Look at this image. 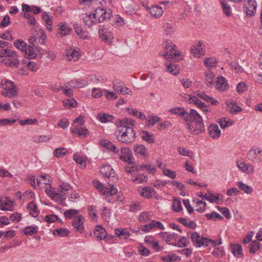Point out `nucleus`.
Returning <instances> with one entry per match:
<instances>
[{"label":"nucleus","instance_id":"obj_18","mask_svg":"<svg viewBox=\"0 0 262 262\" xmlns=\"http://www.w3.org/2000/svg\"><path fill=\"white\" fill-rule=\"evenodd\" d=\"M215 86L216 89L221 91H225L229 89L228 82L225 78L223 76L217 78Z\"/></svg>","mask_w":262,"mask_h":262},{"label":"nucleus","instance_id":"obj_29","mask_svg":"<svg viewBox=\"0 0 262 262\" xmlns=\"http://www.w3.org/2000/svg\"><path fill=\"white\" fill-rule=\"evenodd\" d=\"M17 56V53L15 51L8 49H0V58L1 57H15Z\"/></svg>","mask_w":262,"mask_h":262},{"label":"nucleus","instance_id":"obj_63","mask_svg":"<svg viewBox=\"0 0 262 262\" xmlns=\"http://www.w3.org/2000/svg\"><path fill=\"white\" fill-rule=\"evenodd\" d=\"M247 90V86L244 82L238 83L236 86V90L238 93H243Z\"/></svg>","mask_w":262,"mask_h":262},{"label":"nucleus","instance_id":"obj_32","mask_svg":"<svg viewBox=\"0 0 262 262\" xmlns=\"http://www.w3.org/2000/svg\"><path fill=\"white\" fill-rule=\"evenodd\" d=\"M68 84L73 88H81L88 85V83L85 80L79 81L77 80H72L68 82Z\"/></svg>","mask_w":262,"mask_h":262},{"label":"nucleus","instance_id":"obj_41","mask_svg":"<svg viewBox=\"0 0 262 262\" xmlns=\"http://www.w3.org/2000/svg\"><path fill=\"white\" fill-rule=\"evenodd\" d=\"M169 112L173 114L177 115L180 116L184 117H186L187 112H186L183 107H174L169 110Z\"/></svg>","mask_w":262,"mask_h":262},{"label":"nucleus","instance_id":"obj_47","mask_svg":"<svg viewBox=\"0 0 262 262\" xmlns=\"http://www.w3.org/2000/svg\"><path fill=\"white\" fill-rule=\"evenodd\" d=\"M68 150L66 148L59 147L56 148L53 152V155L57 158H60L66 155L68 153Z\"/></svg>","mask_w":262,"mask_h":262},{"label":"nucleus","instance_id":"obj_59","mask_svg":"<svg viewBox=\"0 0 262 262\" xmlns=\"http://www.w3.org/2000/svg\"><path fill=\"white\" fill-rule=\"evenodd\" d=\"M99 33V36L102 40H104L105 42L109 41L111 35H110L108 36L107 35L105 34V32H104V28L103 27L100 26Z\"/></svg>","mask_w":262,"mask_h":262},{"label":"nucleus","instance_id":"obj_54","mask_svg":"<svg viewBox=\"0 0 262 262\" xmlns=\"http://www.w3.org/2000/svg\"><path fill=\"white\" fill-rule=\"evenodd\" d=\"M79 213V210L69 209L64 212V215L67 219H71Z\"/></svg>","mask_w":262,"mask_h":262},{"label":"nucleus","instance_id":"obj_55","mask_svg":"<svg viewBox=\"0 0 262 262\" xmlns=\"http://www.w3.org/2000/svg\"><path fill=\"white\" fill-rule=\"evenodd\" d=\"M85 122V120L84 117L82 116H80L78 117L75 119L72 124V127H73L74 126H79L81 127Z\"/></svg>","mask_w":262,"mask_h":262},{"label":"nucleus","instance_id":"obj_33","mask_svg":"<svg viewBox=\"0 0 262 262\" xmlns=\"http://www.w3.org/2000/svg\"><path fill=\"white\" fill-rule=\"evenodd\" d=\"M28 209L30 210V214L33 217H36L39 213L37 206L35 202L32 201L28 204Z\"/></svg>","mask_w":262,"mask_h":262},{"label":"nucleus","instance_id":"obj_48","mask_svg":"<svg viewBox=\"0 0 262 262\" xmlns=\"http://www.w3.org/2000/svg\"><path fill=\"white\" fill-rule=\"evenodd\" d=\"M189 243V239L186 237L182 236L179 239L177 244L175 243L172 244V245L174 246H178L179 247H186L188 245Z\"/></svg>","mask_w":262,"mask_h":262},{"label":"nucleus","instance_id":"obj_60","mask_svg":"<svg viewBox=\"0 0 262 262\" xmlns=\"http://www.w3.org/2000/svg\"><path fill=\"white\" fill-rule=\"evenodd\" d=\"M27 45V44L26 42H25L23 40L20 39L17 40L14 43V45L15 46V47L22 52L24 51Z\"/></svg>","mask_w":262,"mask_h":262},{"label":"nucleus","instance_id":"obj_53","mask_svg":"<svg viewBox=\"0 0 262 262\" xmlns=\"http://www.w3.org/2000/svg\"><path fill=\"white\" fill-rule=\"evenodd\" d=\"M205 216L208 220H216L217 219L219 220H222L223 217L219 213L215 211H212L210 213H207L205 214Z\"/></svg>","mask_w":262,"mask_h":262},{"label":"nucleus","instance_id":"obj_26","mask_svg":"<svg viewBox=\"0 0 262 262\" xmlns=\"http://www.w3.org/2000/svg\"><path fill=\"white\" fill-rule=\"evenodd\" d=\"M221 130L217 124H212L209 127V133L212 138H217L221 135Z\"/></svg>","mask_w":262,"mask_h":262},{"label":"nucleus","instance_id":"obj_44","mask_svg":"<svg viewBox=\"0 0 262 262\" xmlns=\"http://www.w3.org/2000/svg\"><path fill=\"white\" fill-rule=\"evenodd\" d=\"M52 138V136H36L32 139V141L36 143H39L43 142H47Z\"/></svg>","mask_w":262,"mask_h":262},{"label":"nucleus","instance_id":"obj_8","mask_svg":"<svg viewBox=\"0 0 262 262\" xmlns=\"http://www.w3.org/2000/svg\"><path fill=\"white\" fill-rule=\"evenodd\" d=\"M256 2L255 0H245L244 2V11L247 15H254L256 9Z\"/></svg>","mask_w":262,"mask_h":262},{"label":"nucleus","instance_id":"obj_39","mask_svg":"<svg viewBox=\"0 0 262 262\" xmlns=\"http://www.w3.org/2000/svg\"><path fill=\"white\" fill-rule=\"evenodd\" d=\"M154 193L155 190L154 188L147 186L142 188L141 195L147 199H149L151 198Z\"/></svg>","mask_w":262,"mask_h":262},{"label":"nucleus","instance_id":"obj_5","mask_svg":"<svg viewBox=\"0 0 262 262\" xmlns=\"http://www.w3.org/2000/svg\"><path fill=\"white\" fill-rule=\"evenodd\" d=\"M100 171L103 178L107 179L110 182H115L118 180L115 170L110 165H104L101 166Z\"/></svg>","mask_w":262,"mask_h":262},{"label":"nucleus","instance_id":"obj_43","mask_svg":"<svg viewBox=\"0 0 262 262\" xmlns=\"http://www.w3.org/2000/svg\"><path fill=\"white\" fill-rule=\"evenodd\" d=\"M54 235H57L60 237H64L68 236L70 231L67 229H63L61 228L55 229L52 232Z\"/></svg>","mask_w":262,"mask_h":262},{"label":"nucleus","instance_id":"obj_28","mask_svg":"<svg viewBox=\"0 0 262 262\" xmlns=\"http://www.w3.org/2000/svg\"><path fill=\"white\" fill-rule=\"evenodd\" d=\"M189 100L190 103H194L201 109H203L207 106L205 103L200 100L196 96L190 95Z\"/></svg>","mask_w":262,"mask_h":262},{"label":"nucleus","instance_id":"obj_37","mask_svg":"<svg viewBox=\"0 0 262 262\" xmlns=\"http://www.w3.org/2000/svg\"><path fill=\"white\" fill-rule=\"evenodd\" d=\"M73 160L77 164L79 165L80 168L84 169L86 167V161L83 157L74 154L73 155Z\"/></svg>","mask_w":262,"mask_h":262},{"label":"nucleus","instance_id":"obj_64","mask_svg":"<svg viewBox=\"0 0 262 262\" xmlns=\"http://www.w3.org/2000/svg\"><path fill=\"white\" fill-rule=\"evenodd\" d=\"M70 122L66 118L61 119L57 124L58 126L63 128L66 129L68 127Z\"/></svg>","mask_w":262,"mask_h":262},{"label":"nucleus","instance_id":"obj_46","mask_svg":"<svg viewBox=\"0 0 262 262\" xmlns=\"http://www.w3.org/2000/svg\"><path fill=\"white\" fill-rule=\"evenodd\" d=\"M45 220L48 223H53L55 222L56 221H58L61 224H64L62 221L58 218V216L54 214L46 215L45 217Z\"/></svg>","mask_w":262,"mask_h":262},{"label":"nucleus","instance_id":"obj_20","mask_svg":"<svg viewBox=\"0 0 262 262\" xmlns=\"http://www.w3.org/2000/svg\"><path fill=\"white\" fill-rule=\"evenodd\" d=\"M135 154L139 157L145 158L148 156L147 148L142 144H139L134 147Z\"/></svg>","mask_w":262,"mask_h":262},{"label":"nucleus","instance_id":"obj_2","mask_svg":"<svg viewBox=\"0 0 262 262\" xmlns=\"http://www.w3.org/2000/svg\"><path fill=\"white\" fill-rule=\"evenodd\" d=\"M115 135L119 142L126 145L134 143L137 137L133 127L124 126H116Z\"/></svg>","mask_w":262,"mask_h":262},{"label":"nucleus","instance_id":"obj_14","mask_svg":"<svg viewBox=\"0 0 262 262\" xmlns=\"http://www.w3.org/2000/svg\"><path fill=\"white\" fill-rule=\"evenodd\" d=\"M58 33L61 37L69 35L72 33V28L66 23H60L58 25Z\"/></svg>","mask_w":262,"mask_h":262},{"label":"nucleus","instance_id":"obj_51","mask_svg":"<svg viewBox=\"0 0 262 262\" xmlns=\"http://www.w3.org/2000/svg\"><path fill=\"white\" fill-rule=\"evenodd\" d=\"M261 247L259 243L256 241H252L250 244V253L251 254H255L257 250H260Z\"/></svg>","mask_w":262,"mask_h":262},{"label":"nucleus","instance_id":"obj_25","mask_svg":"<svg viewBox=\"0 0 262 262\" xmlns=\"http://www.w3.org/2000/svg\"><path fill=\"white\" fill-rule=\"evenodd\" d=\"M149 12L152 17L158 18L161 17L163 13V10L162 8L159 6H151L149 9Z\"/></svg>","mask_w":262,"mask_h":262},{"label":"nucleus","instance_id":"obj_21","mask_svg":"<svg viewBox=\"0 0 262 262\" xmlns=\"http://www.w3.org/2000/svg\"><path fill=\"white\" fill-rule=\"evenodd\" d=\"M165 66L166 68V71L173 75H177L180 73V67L177 64L169 62L166 63Z\"/></svg>","mask_w":262,"mask_h":262},{"label":"nucleus","instance_id":"obj_9","mask_svg":"<svg viewBox=\"0 0 262 262\" xmlns=\"http://www.w3.org/2000/svg\"><path fill=\"white\" fill-rule=\"evenodd\" d=\"M190 238L193 245L196 247H201L203 246L207 247V238L200 236L198 233L196 232H192Z\"/></svg>","mask_w":262,"mask_h":262},{"label":"nucleus","instance_id":"obj_10","mask_svg":"<svg viewBox=\"0 0 262 262\" xmlns=\"http://www.w3.org/2000/svg\"><path fill=\"white\" fill-rule=\"evenodd\" d=\"M115 124L116 126L133 127L136 126V121L132 118H125L122 119H117Z\"/></svg>","mask_w":262,"mask_h":262},{"label":"nucleus","instance_id":"obj_31","mask_svg":"<svg viewBox=\"0 0 262 262\" xmlns=\"http://www.w3.org/2000/svg\"><path fill=\"white\" fill-rule=\"evenodd\" d=\"M6 83L7 85L8 84L11 85V86L9 87V90H8V95H7V97L12 98L17 96L18 92L13 82L11 81H7Z\"/></svg>","mask_w":262,"mask_h":262},{"label":"nucleus","instance_id":"obj_61","mask_svg":"<svg viewBox=\"0 0 262 262\" xmlns=\"http://www.w3.org/2000/svg\"><path fill=\"white\" fill-rule=\"evenodd\" d=\"M63 105L66 107H67L68 108H71L74 107L76 106V104H77V101L74 99H72V100L67 99V100L63 101Z\"/></svg>","mask_w":262,"mask_h":262},{"label":"nucleus","instance_id":"obj_13","mask_svg":"<svg viewBox=\"0 0 262 262\" xmlns=\"http://www.w3.org/2000/svg\"><path fill=\"white\" fill-rule=\"evenodd\" d=\"M94 234L96 237L99 241L107 237V234L106 230L101 225H96L94 231Z\"/></svg>","mask_w":262,"mask_h":262},{"label":"nucleus","instance_id":"obj_19","mask_svg":"<svg viewBox=\"0 0 262 262\" xmlns=\"http://www.w3.org/2000/svg\"><path fill=\"white\" fill-rule=\"evenodd\" d=\"M195 94L196 95L195 96H196L198 98H200L206 101L207 102H210V104L212 105H215L217 104H219L217 100H215L212 97L208 96L203 92L198 91L195 93Z\"/></svg>","mask_w":262,"mask_h":262},{"label":"nucleus","instance_id":"obj_24","mask_svg":"<svg viewBox=\"0 0 262 262\" xmlns=\"http://www.w3.org/2000/svg\"><path fill=\"white\" fill-rule=\"evenodd\" d=\"M231 252L236 257H241L243 255V249L239 244H230Z\"/></svg>","mask_w":262,"mask_h":262},{"label":"nucleus","instance_id":"obj_58","mask_svg":"<svg viewBox=\"0 0 262 262\" xmlns=\"http://www.w3.org/2000/svg\"><path fill=\"white\" fill-rule=\"evenodd\" d=\"M204 64L208 67H213L216 66L217 63L215 58H205L204 60Z\"/></svg>","mask_w":262,"mask_h":262},{"label":"nucleus","instance_id":"obj_11","mask_svg":"<svg viewBox=\"0 0 262 262\" xmlns=\"http://www.w3.org/2000/svg\"><path fill=\"white\" fill-rule=\"evenodd\" d=\"M83 217L82 215L77 216L73 222L72 225L75 230L80 233L84 231Z\"/></svg>","mask_w":262,"mask_h":262},{"label":"nucleus","instance_id":"obj_4","mask_svg":"<svg viewBox=\"0 0 262 262\" xmlns=\"http://www.w3.org/2000/svg\"><path fill=\"white\" fill-rule=\"evenodd\" d=\"M96 188L105 196L106 200L110 202L112 201V197L115 195L117 189L113 184L108 183L107 186L105 187L100 182L96 181L94 182Z\"/></svg>","mask_w":262,"mask_h":262},{"label":"nucleus","instance_id":"obj_35","mask_svg":"<svg viewBox=\"0 0 262 262\" xmlns=\"http://www.w3.org/2000/svg\"><path fill=\"white\" fill-rule=\"evenodd\" d=\"M24 52H25V55H27V58L29 59L34 58L36 56V53L35 52L33 48L30 45H27Z\"/></svg>","mask_w":262,"mask_h":262},{"label":"nucleus","instance_id":"obj_17","mask_svg":"<svg viewBox=\"0 0 262 262\" xmlns=\"http://www.w3.org/2000/svg\"><path fill=\"white\" fill-rule=\"evenodd\" d=\"M71 132L73 134H76L79 137L85 138L89 134V132L86 128L81 127L79 126H74L71 128Z\"/></svg>","mask_w":262,"mask_h":262},{"label":"nucleus","instance_id":"obj_12","mask_svg":"<svg viewBox=\"0 0 262 262\" xmlns=\"http://www.w3.org/2000/svg\"><path fill=\"white\" fill-rule=\"evenodd\" d=\"M71 187L69 184L62 183L60 184L59 188L57 190V193H59L60 196L59 199L65 200L67 195L69 194V191L71 190Z\"/></svg>","mask_w":262,"mask_h":262},{"label":"nucleus","instance_id":"obj_1","mask_svg":"<svg viewBox=\"0 0 262 262\" xmlns=\"http://www.w3.org/2000/svg\"><path fill=\"white\" fill-rule=\"evenodd\" d=\"M187 127L191 134L199 135L205 132V126L201 115L194 109H191L184 117Z\"/></svg>","mask_w":262,"mask_h":262},{"label":"nucleus","instance_id":"obj_23","mask_svg":"<svg viewBox=\"0 0 262 262\" xmlns=\"http://www.w3.org/2000/svg\"><path fill=\"white\" fill-rule=\"evenodd\" d=\"M237 167L242 171L247 173H252L254 171V166L251 164H246L244 162L240 164L236 162Z\"/></svg>","mask_w":262,"mask_h":262},{"label":"nucleus","instance_id":"obj_49","mask_svg":"<svg viewBox=\"0 0 262 262\" xmlns=\"http://www.w3.org/2000/svg\"><path fill=\"white\" fill-rule=\"evenodd\" d=\"M237 185L239 187L241 190L244 191L247 194H250L253 191V189L252 187L242 182H238Z\"/></svg>","mask_w":262,"mask_h":262},{"label":"nucleus","instance_id":"obj_57","mask_svg":"<svg viewBox=\"0 0 262 262\" xmlns=\"http://www.w3.org/2000/svg\"><path fill=\"white\" fill-rule=\"evenodd\" d=\"M214 74L211 71H208L206 73V78L207 80V85L210 86L213 83Z\"/></svg>","mask_w":262,"mask_h":262},{"label":"nucleus","instance_id":"obj_45","mask_svg":"<svg viewBox=\"0 0 262 262\" xmlns=\"http://www.w3.org/2000/svg\"><path fill=\"white\" fill-rule=\"evenodd\" d=\"M105 10L102 8H96L94 10V12L93 13V18L96 20L97 23H100V19L103 15V13Z\"/></svg>","mask_w":262,"mask_h":262},{"label":"nucleus","instance_id":"obj_62","mask_svg":"<svg viewBox=\"0 0 262 262\" xmlns=\"http://www.w3.org/2000/svg\"><path fill=\"white\" fill-rule=\"evenodd\" d=\"M37 231V228L34 227H27L24 230V232L26 235H32Z\"/></svg>","mask_w":262,"mask_h":262},{"label":"nucleus","instance_id":"obj_22","mask_svg":"<svg viewBox=\"0 0 262 262\" xmlns=\"http://www.w3.org/2000/svg\"><path fill=\"white\" fill-rule=\"evenodd\" d=\"M14 204L13 201L5 198L4 200H0V210H12Z\"/></svg>","mask_w":262,"mask_h":262},{"label":"nucleus","instance_id":"obj_7","mask_svg":"<svg viewBox=\"0 0 262 262\" xmlns=\"http://www.w3.org/2000/svg\"><path fill=\"white\" fill-rule=\"evenodd\" d=\"M261 153V149L252 148L248 152L247 157L249 160L252 162H260L262 161Z\"/></svg>","mask_w":262,"mask_h":262},{"label":"nucleus","instance_id":"obj_52","mask_svg":"<svg viewBox=\"0 0 262 262\" xmlns=\"http://www.w3.org/2000/svg\"><path fill=\"white\" fill-rule=\"evenodd\" d=\"M45 192L47 195H48L51 199L53 200L59 199L58 197H60V194L58 193L57 191L56 190H51L47 188H46Z\"/></svg>","mask_w":262,"mask_h":262},{"label":"nucleus","instance_id":"obj_15","mask_svg":"<svg viewBox=\"0 0 262 262\" xmlns=\"http://www.w3.org/2000/svg\"><path fill=\"white\" fill-rule=\"evenodd\" d=\"M79 52L73 48L67 50L65 52V57L69 61H76L79 58Z\"/></svg>","mask_w":262,"mask_h":262},{"label":"nucleus","instance_id":"obj_3","mask_svg":"<svg viewBox=\"0 0 262 262\" xmlns=\"http://www.w3.org/2000/svg\"><path fill=\"white\" fill-rule=\"evenodd\" d=\"M163 48L164 49V53L160 54L164 57L168 61H178L181 58L180 57L181 52L179 50H176V46L172 45L170 40H167L165 41L162 45Z\"/></svg>","mask_w":262,"mask_h":262},{"label":"nucleus","instance_id":"obj_16","mask_svg":"<svg viewBox=\"0 0 262 262\" xmlns=\"http://www.w3.org/2000/svg\"><path fill=\"white\" fill-rule=\"evenodd\" d=\"M73 28L77 35L82 39H86L89 36V32L84 30L81 26L77 23H75L73 25Z\"/></svg>","mask_w":262,"mask_h":262},{"label":"nucleus","instance_id":"obj_27","mask_svg":"<svg viewBox=\"0 0 262 262\" xmlns=\"http://www.w3.org/2000/svg\"><path fill=\"white\" fill-rule=\"evenodd\" d=\"M202 43L199 41L198 43L194 46L191 49V53L195 56L199 57L201 55L204 54L205 51L203 50Z\"/></svg>","mask_w":262,"mask_h":262},{"label":"nucleus","instance_id":"obj_42","mask_svg":"<svg viewBox=\"0 0 262 262\" xmlns=\"http://www.w3.org/2000/svg\"><path fill=\"white\" fill-rule=\"evenodd\" d=\"M83 23L89 27H91L93 24H97L96 20L93 18L91 14L88 15L86 13L84 14V16L83 17Z\"/></svg>","mask_w":262,"mask_h":262},{"label":"nucleus","instance_id":"obj_38","mask_svg":"<svg viewBox=\"0 0 262 262\" xmlns=\"http://www.w3.org/2000/svg\"><path fill=\"white\" fill-rule=\"evenodd\" d=\"M224 13L228 17L231 16L232 14L231 6L225 1H221V2Z\"/></svg>","mask_w":262,"mask_h":262},{"label":"nucleus","instance_id":"obj_50","mask_svg":"<svg viewBox=\"0 0 262 262\" xmlns=\"http://www.w3.org/2000/svg\"><path fill=\"white\" fill-rule=\"evenodd\" d=\"M172 208L174 211L178 212L182 210V204L180 200L174 198L173 200Z\"/></svg>","mask_w":262,"mask_h":262},{"label":"nucleus","instance_id":"obj_36","mask_svg":"<svg viewBox=\"0 0 262 262\" xmlns=\"http://www.w3.org/2000/svg\"><path fill=\"white\" fill-rule=\"evenodd\" d=\"M227 104L228 107L229 112L231 114H236L237 112L242 111V108L238 105H237L233 101L230 102L227 101Z\"/></svg>","mask_w":262,"mask_h":262},{"label":"nucleus","instance_id":"obj_30","mask_svg":"<svg viewBox=\"0 0 262 262\" xmlns=\"http://www.w3.org/2000/svg\"><path fill=\"white\" fill-rule=\"evenodd\" d=\"M141 139L149 143H154L155 140L153 135L150 134L149 132L142 130L141 133Z\"/></svg>","mask_w":262,"mask_h":262},{"label":"nucleus","instance_id":"obj_6","mask_svg":"<svg viewBox=\"0 0 262 262\" xmlns=\"http://www.w3.org/2000/svg\"><path fill=\"white\" fill-rule=\"evenodd\" d=\"M119 158L123 161L128 164L134 163V158L133 155L132 150L127 147H122L120 150L119 149L117 153Z\"/></svg>","mask_w":262,"mask_h":262},{"label":"nucleus","instance_id":"obj_40","mask_svg":"<svg viewBox=\"0 0 262 262\" xmlns=\"http://www.w3.org/2000/svg\"><path fill=\"white\" fill-rule=\"evenodd\" d=\"M97 118L102 123H106L113 121L114 116L107 114H99Z\"/></svg>","mask_w":262,"mask_h":262},{"label":"nucleus","instance_id":"obj_34","mask_svg":"<svg viewBox=\"0 0 262 262\" xmlns=\"http://www.w3.org/2000/svg\"><path fill=\"white\" fill-rule=\"evenodd\" d=\"M115 234L121 238L123 239L128 238L130 234L125 229L117 228L115 230Z\"/></svg>","mask_w":262,"mask_h":262},{"label":"nucleus","instance_id":"obj_56","mask_svg":"<svg viewBox=\"0 0 262 262\" xmlns=\"http://www.w3.org/2000/svg\"><path fill=\"white\" fill-rule=\"evenodd\" d=\"M139 221L141 223H145L150 220L149 212L144 211L142 212L138 219Z\"/></svg>","mask_w":262,"mask_h":262}]
</instances>
